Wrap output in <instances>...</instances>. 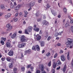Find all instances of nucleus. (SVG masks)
I'll return each mask as SVG.
<instances>
[{
  "label": "nucleus",
  "instance_id": "1",
  "mask_svg": "<svg viewBox=\"0 0 73 73\" xmlns=\"http://www.w3.org/2000/svg\"><path fill=\"white\" fill-rule=\"evenodd\" d=\"M26 46V43H23L21 44H19L17 46L19 48H24L25 46Z\"/></svg>",
  "mask_w": 73,
  "mask_h": 73
},
{
  "label": "nucleus",
  "instance_id": "2",
  "mask_svg": "<svg viewBox=\"0 0 73 73\" xmlns=\"http://www.w3.org/2000/svg\"><path fill=\"white\" fill-rule=\"evenodd\" d=\"M20 41L21 42H26L27 41V39H25V36L22 35Z\"/></svg>",
  "mask_w": 73,
  "mask_h": 73
},
{
  "label": "nucleus",
  "instance_id": "3",
  "mask_svg": "<svg viewBox=\"0 0 73 73\" xmlns=\"http://www.w3.org/2000/svg\"><path fill=\"white\" fill-rule=\"evenodd\" d=\"M7 28H8V31H11L12 29V26L11 25V24H7L6 26Z\"/></svg>",
  "mask_w": 73,
  "mask_h": 73
},
{
  "label": "nucleus",
  "instance_id": "4",
  "mask_svg": "<svg viewBox=\"0 0 73 73\" xmlns=\"http://www.w3.org/2000/svg\"><path fill=\"white\" fill-rule=\"evenodd\" d=\"M13 51L12 50H10L8 54L9 56H13Z\"/></svg>",
  "mask_w": 73,
  "mask_h": 73
},
{
  "label": "nucleus",
  "instance_id": "5",
  "mask_svg": "<svg viewBox=\"0 0 73 73\" xmlns=\"http://www.w3.org/2000/svg\"><path fill=\"white\" fill-rule=\"evenodd\" d=\"M40 68L41 69L42 73H46V72H45V71L43 70H44V65H43V64H41Z\"/></svg>",
  "mask_w": 73,
  "mask_h": 73
},
{
  "label": "nucleus",
  "instance_id": "6",
  "mask_svg": "<svg viewBox=\"0 0 73 73\" xmlns=\"http://www.w3.org/2000/svg\"><path fill=\"white\" fill-rule=\"evenodd\" d=\"M6 46L7 48H12V45H11V43L9 42H7L6 43Z\"/></svg>",
  "mask_w": 73,
  "mask_h": 73
},
{
  "label": "nucleus",
  "instance_id": "7",
  "mask_svg": "<svg viewBox=\"0 0 73 73\" xmlns=\"http://www.w3.org/2000/svg\"><path fill=\"white\" fill-rule=\"evenodd\" d=\"M32 29H33V27L29 26L27 29L28 32H29V33L31 32H32Z\"/></svg>",
  "mask_w": 73,
  "mask_h": 73
},
{
  "label": "nucleus",
  "instance_id": "8",
  "mask_svg": "<svg viewBox=\"0 0 73 73\" xmlns=\"http://www.w3.org/2000/svg\"><path fill=\"white\" fill-rule=\"evenodd\" d=\"M20 8H21L20 6V5H18L15 8V11H18V10L20 9Z\"/></svg>",
  "mask_w": 73,
  "mask_h": 73
},
{
  "label": "nucleus",
  "instance_id": "9",
  "mask_svg": "<svg viewBox=\"0 0 73 73\" xmlns=\"http://www.w3.org/2000/svg\"><path fill=\"white\" fill-rule=\"evenodd\" d=\"M61 59L62 61H64L65 60V56L62 55L61 56Z\"/></svg>",
  "mask_w": 73,
  "mask_h": 73
},
{
  "label": "nucleus",
  "instance_id": "10",
  "mask_svg": "<svg viewBox=\"0 0 73 73\" xmlns=\"http://www.w3.org/2000/svg\"><path fill=\"white\" fill-rule=\"evenodd\" d=\"M25 53L26 54H30V53H31V49H29L28 50L25 51Z\"/></svg>",
  "mask_w": 73,
  "mask_h": 73
},
{
  "label": "nucleus",
  "instance_id": "11",
  "mask_svg": "<svg viewBox=\"0 0 73 73\" xmlns=\"http://www.w3.org/2000/svg\"><path fill=\"white\" fill-rule=\"evenodd\" d=\"M36 37H37V40L38 41H39L41 39V36H39L38 35H36Z\"/></svg>",
  "mask_w": 73,
  "mask_h": 73
},
{
  "label": "nucleus",
  "instance_id": "12",
  "mask_svg": "<svg viewBox=\"0 0 73 73\" xmlns=\"http://www.w3.org/2000/svg\"><path fill=\"white\" fill-rule=\"evenodd\" d=\"M16 34L14 33L11 36V38H15L16 37Z\"/></svg>",
  "mask_w": 73,
  "mask_h": 73
},
{
  "label": "nucleus",
  "instance_id": "13",
  "mask_svg": "<svg viewBox=\"0 0 73 73\" xmlns=\"http://www.w3.org/2000/svg\"><path fill=\"white\" fill-rule=\"evenodd\" d=\"M6 60L8 61H9L10 62H11V61H12V58L10 57H8L7 58Z\"/></svg>",
  "mask_w": 73,
  "mask_h": 73
},
{
  "label": "nucleus",
  "instance_id": "14",
  "mask_svg": "<svg viewBox=\"0 0 73 73\" xmlns=\"http://www.w3.org/2000/svg\"><path fill=\"white\" fill-rule=\"evenodd\" d=\"M66 65H65L63 68V73H64L65 72V71H66Z\"/></svg>",
  "mask_w": 73,
  "mask_h": 73
},
{
  "label": "nucleus",
  "instance_id": "15",
  "mask_svg": "<svg viewBox=\"0 0 73 73\" xmlns=\"http://www.w3.org/2000/svg\"><path fill=\"white\" fill-rule=\"evenodd\" d=\"M33 30L34 31H36V32H38L39 31V30H40V29H39V28L37 27L36 28V29H35V28H34L33 29Z\"/></svg>",
  "mask_w": 73,
  "mask_h": 73
},
{
  "label": "nucleus",
  "instance_id": "16",
  "mask_svg": "<svg viewBox=\"0 0 73 73\" xmlns=\"http://www.w3.org/2000/svg\"><path fill=\"white\" fill-rule=\"evenodd\" d=\"M61 62L60 60H58L56 63V65L57 66H58V65H61Z\"/></svg>",
  "mask_w": 73,
  "mask_h": 73
},
{
  "label": "nucleus",
  "instance_id": "17",
  "mask_svg": "<svg viewBox=\"0 0 73 73\" xmlns=\"http://www.w3.org/2000/svg\"><path fill=\"white\" fill-rule=\"evenodd\" d=\"M70 46L69 47L70 48H72L73 46V43L72 42H70L69 44Z\"/></svg>",
  "mask_w": 73,
  "mask_h": 73
},
{
  "label": "nucleus",
  "instance_id": "18",
  "mask_svg": "<svg viewBox=\"0 0 73 73\" xmlns=\"http://www.w3.org/2000/svg\"><path fill=\"white\" fill-rule=\"evenodd\" d=\"M29 32H28V29H26L25 30V34H27V35H29Z\"/></svg>",
  "mask_w": 73,
  "mask_h": 73
},
{
  "label": "nucleus",
  "instance_id": "19",
  "mask_svg": "<svg viewBox=\"0 0 73 73\" xmlns=\"http://www.w3.org/2000/svg\"><path fill=\"white\" fill-rule=\"evenodd\" d=\"M67 40L68 41V42H73V40L70 38H67Z\"/></svg>",
  "mask_w": 73,
  "mask_h": 73
},
{
  "label": "nucleus",
  "instance_id": "20",
  "mask_svg": "<svg viewBox=\"0 0 73 73\" xmlns=\"http://www.w3.org/2000/svg\"><path fill=\"white\" fill-rule=\"evenodd\" d=\"M36 49L38 51H39L40 50V47H39V46L38 45H36Z\"/></svg>",
  "mask_w": 73,
  "mask_h": 73
},
{
  "label": "nucleus",
  "instance_id": "21",
  "mask_svg": "<svg viewBox=\"0 0 73 73\" xmlns=\"http://www.w3.org/2000/svg\"><path fill=\"white\" fill-rule=\"evenodd\" d=\"M32 6H33V3L32 2L28 4V7H32Z\"/></svg>",
  "mask_w": 73,
  "mask_h": 73
},
{
  "label": "nucleus",
  "instance_id": "22",
  "mask_svg": "<svg viewBox=\"0 0 73 73\" xmlns=\"http://www.w3.org/2000/svg\"><path fill=\"white\" fill-rule=\"evenodd\" d=\"M48 24L49 23L48 22L46 21H44L43 25H48Z\"/></svg>",
  "mask_w": 73,
  "mask_h": 73
},
{
  "label": "nucleus",
  "instance_id": "23",
  "mask_svg": "<svg viewBox=\"0 0 73 73\" xmlns=\"http://www.w3.org/2000/svg\"><path fill=\"white\" fill-rule=\"evenodd\" d=\"M70 44V42H66V44L67 45H66V46H67V47H69V45H69Z\"/></svg>",
  "mask_w": 73,
  "mask_h": 73
},
{
  "label": "nucleus",
  "instance_id": "24",
  "mask_svg": "<svg viewBox=\"0 0 73 73\" xmlns=\"http://www.w3.org/2000/svg\"><path fill=\"white\" fill-rule=\"evenodd\" d=\"M1 40H3L4 41H5V40H6V38L2 37L1 38Z\"/></svg>",
  "mask_w": 73,
  "mask_h": 73
},
{
  "label": "nucleus",
  "instance_id": "25",
  "mask_svg": "<svg viewBox=\"0 0 73 73\" xmlns=\"http://www.w3.org/2000/svg\"><path fill=\"white\" fill-rule=\"evenodd\" d=\"M53 68H54L56 67V64L55 63V62H54L53 63Z\"/></svg>",
  "mask_w": 73,
  "mask_h": 73
},
{
  "label": "nucleus",
  "instance_id": "26",
  "mask_svg": "<svg viewBox=\"0 0 73 73\" xmlns=\"http://www.w3.org/2000/svg\"><path fill=\"white\" fill-rule=\"evenodd\" d=\"M58 35H59V34L58 32L54 34V36L55 37H57Z\"/></svg>",
  "mask_w": 73,
  "mask_h": 73
},
{
  "label": "nucleus",
  "instance_id": "27",
  "mask_svg": "<svg viewBox=\"0 0 73 73\" xmlns=\"http://www.w3.org/2000/svg\"><path fill=\"white\" fill-rule=\"evenodd\" d=\"M52 65V63H51V60H50L48 63V66L49 67H50Z\"/></svg>",
  "mask_w": 73,
  "mask_h": 73
},
{
  "label": "nucleus",
  "instance_id": "28",
  "mask_svg": "<svg viewBox=\"0 0 73 73\" xmlns=\"http://www.w3.org/2000/svg\"><path fill=\"white\" fill-rule=\"evenodd\" d=\"M1 8L2 9H5V7L3 5H1Z\"/></svg>",
  "mask_w": 73,
  "mask_h": 73
},
{
  "label": "nucleus",
  "instance_id": "29",
  "mask_svg": "<svg viewBox=\"0 0 73 73\" xmlns=\"http://www.w3.org/2000/svg\"><path fill=\"white\" fill-rule=\"evenodd\" d=\"M44 44H45V43H44V42L43 41L41 42V46H44Z\"/></svg>",
  "mask_w": 73,
  "mask_h": 73
},
{
  "label": "nucleus",
  "instance_id": "30",
  "mask_svg": "<svg viewBox=\"0 0 73 73\" xmlns=\"http://www.w3.org/2000/svg\"><path fill=\"white\" fill-rule=\"evenodd\" d=\"M46 55L47 57H49V56L50 55V52H48L46 54Z\"/></svg>",
  "mask_w": 73,
  "mask_h": 73
},
{
  "label": "nucleus",
  "instance_id": "31",
  "mask_svg": "<svg viewBox=\"0 0 73 73\" xmlns=\"http://www.w3.org/2000/svg\"><path fill=\"white\" fill-rule=\"evenodd\" d=\"M67 58L68 60H69L70 59V57H69V52H68V54L67 55Z\"/></svg>",
  "mask_w": 73,
  "mask_h": 73
},
{
  "label": "nucleus",
  "instance_id": "32",
  "mask_svg": "<svg viewBox=\"0 0 73 73\" xmlns=\"http://www.w3.org/2000/svg\"><path fill=\"white\" fill-rule=\"evenodd\" d=\"M37 20L38 22H40V21H41L42 19H41V18H38L37 19Z\"/></svg>",
  "mask_w": 73,
  "mask_h": 73
},
{
  "label": "nucleus",
  "instance_id": "33",
  "mask_svg": "<svg viewBox=\"0 0 73 73\" xmlns=\"http://www.w3.org/2000/svg\"><path fill=\"white\" fill-rule=\"evenodd\" d=\"M13 67V64H12L11 63V64H10L9 66V68H11V69H12V68Z\"/></svg>",
  "mask_w": 73,
  "mask_h": 73
},
{
  "label": "nucleus",
  "instance_id": "34",
  "mask_svg": "<svg viewBox=\"0 0 73 73\" xmlns=\"http://www.w3.org/2000/svg\"><path fill=\"white\" fill-rule=\"evenodd\" d=\"M1 44L2 45H4V41H3V40H1Z\"/></svg>",
  "mask_w": 73,
  "mask_h": 73
},
{
  "label": "nucleus",
  "instance_id": "35",
  "mask_svg": "<svg viewBox=\"0 0 73 73\" xmlns=\"http://www.w3.org/2000/svg\"><path fill=\"white\" fill-rule=\"evenodd\" d=\"M1 60L2 61H4L5 60V57L2 58H1Z\"/></svg>",
  "mask_w": 73,
  "mask_h": 73
},
{
  "label": "nucleus",
  "instance_id": "36",
  "mask_svg": "<svg viewBox=\"0 0 73 73\" xmlns=\"http://www.w3.org/2000/svg\"><path fill=\"white\" fill-rule=\"evenodd\" d=\"M17 68H13V71L14 72H16V71H17Z\"/></svg>",
  "mask_w": 73,
  "mask_h": 73
},
{
  "label": "nucleus",
  "instance_id": "37",
  "mask_svg": "<svg viewBox=\"0 0 73 73\" xmlns=\"http://www.w3.org/2000/svg\"><path fill=\"white\" fill-rule=\"evenodd\" d=\"M50 39H51V36H49L47 38V41H49Z\"/></svg>",
  "mask_w": 73,
  "mask_h": 73
},
{
  "label": "nucleus",
  "instance_id": "38",
  "mask_svg": "<svg viewBox=\"0 0 73 73\" xmlns=\"http://www.w3.org/2000/svg\"><path fill=\"white\" fill-rule=\"evenodd\" d=\"M51 12L52 13V14H53V15H54V16H56V15H57V14H56L53 11H51Z\"/></svg>",
  "mask_w": 73,
  "mask_h": 73
},
{
  "label": "nucleus",
  "instance_id": "39",
  "mask_svg": "<svg viewBox=\"0 0 73 73\" xmlns=\"http://www.w3.org/2000/svg\"><path fill=\"white\" fill-rule=\"evenodd\" d=\"M46 7H47V8H50V7H51L50 6V5H49V4H47V5H46Z\"/></svg>",
  "mask_w": 73,
  "mask_h": 73
},
{
  "label": "nucleus",
  "instance_id": "40",
  "mask_svg": "<svg viewBox=\"0 0 73 73\" xmlns=\"http://www.w3.org/2000/svg\"><path fill=\"white\" fill-rule=\"evenodd\" d=\"M30 69H31V71H33V69H34V67L32 66H31L30 67Z\"/></svg>",
  "mask_w": 73,
  "mask_h": 73
},
{
  "label": "nucleus",
  "instance_id": "41",
  "mask_svg": "<svg viewBox=\"0 0 73 73\" xmlns=\"http://www.w3.org/2000/svg\"><path fill=\"white\" fill-rule=\"evenodd\" d=\"M14 20V21L15 22H16L18 20V19L17 18H14L13 19Z\"/></svg>",
  "mask_w": 73,
  "mask_h": 73
},
{
  "label": "nucleus",
  "instance_id": "42",
  "mask_svg": "<svg viewBox=\"0 0 73 73\" xmlns=\"http://www.w3.org/2000/svg\"><path fill=\"white\" fill-rule=\"evenodd\" d=\"M64 12L65 13H66V11H67V10H66V8H64Z\"/></svg>",
  "mask_w": 73,
  "mask_h": 73
},
{
  "label": "nucleus",
  "instance_id": "43",
  "mask_svg": "<svg viewBox=\"0 0 73 73\" xmlns=\"http://www.w3.org/2000/svg\"><path fill=\"white\" fill-rule=\"evenodd\" d=\"M31 66H32V64H30L27 66V68L28 69V68H29Z\"/></svg>",
  "mask_w": 73,
  "mask_h": 73
},
{
  "label": "nucleus",
  "instance_id": "44",
  "mask_svg": "<svg viewBox=\"0 0 73 73\" xmlns=\"http://www.w3.org/2000/svg\"><path fill=\"white\" fill-rule=\"evenodd\" d=\"M32 50H36V49L35 48V46H33L32 48Z\"/></svg>",
  "mask_w": 73,
  "mask_h": 73
},
{
  "label": "nucleus",
  "instance_id": "45",
  "mask_svg": "<svg viewBox=\"0 0 73 73\" xmlns=\"http://www.w3.org/2000/svg\"><path fill=\"white\" fill-rule=\"evenodd\" d=\"M63 53H64V51L62 50V49L60 50V54H61Z\"/></svg>",
  "mask_w": 73,
  "mask_h": 73
},
{
  "label": "nucleus",
  "instance_id": "46",
  "mask_svg": "<svg viewBox=\"0 0 73 73\" xmlns=\"http://www.w3.org/2000/svg\"><path fill=\"white\" fill-rule=\"evenodd\" d=\"M71 31L73 33V26H72L71 27Z\"/></svg>",
  "mask_w": 73,
  "mask_h": 73
},
{
  "label": "nucleus",
  "instance_id": "47",
  "mask_svg": "<svg viewBox=\"0 0 73 73\" xmlns=\"http://www.w3.org/2000/svg\"><path fill=\"white\" fill-rule=\"evenodd\" d=\"M56 45L58 46H61V44L60 43H58Z\"/></svg>",
  "mask_w": 73,
  "mask_h": 73
},
{
  "label": "nucleus",
  "instance_id": "48",
  "mask_svg": "<svg viewBox=\"0 0 73 73\" xmlns=\"http://www.w3.org/2000/svg\"><path fill=\"white\" fill-rule=\"evenodd\" d=\"M25 15H28V12L27 11H24Z\"/></svg>",
  "mask_w": 73,
  "mask_h": 73
},
{
  "label": "nucleus",
  "instance_id": "49",
  "mask_svg": "<svg viewBox=\"0 0 73 73\" xmlns=\"http://www.w3.org/2000/svg\"><path fill=\"white\" fill-rule=\"evenodd\" d=\"M10 7L12 9H13L14 8V5H12L10 6Z\"/></svg>",
  "mask_w": 73,
  "mask_h": 73
},
{
  "label": "nucleus",
  "instance_id": "50",
  "mask_svg": "<svg viewBox=\"0 0 73 73\" xmlns=\"http://www.w3.org/2000/svg\"><path fill=\"white\" fill-rule=\"evenodd\" d=\"M57 53H56L54 56V58H56V57H57Z\"/></svg>",
  "mask_w": 73,
  "mask_h": 73
},
{
  "label": "nucleus",
  "instance_id": "51",
  "mask_svg": "<svg viewBox=\"0 0 73 73\" xmlns=\"http://www.w3.org/2000/svg\"><path fill=\"white\" fill-rule=\"evenodd\" d=\"M7 16L9 17H10L11 16V14L9 13L7 14Z\"/></svg>",
  "mask_w": 73,
  "mask_h": 73
},
{
  "label": "nucleus",
  "instance_id": "52",
  "mask_svg": "<svg viewBox=\"0 0 73 73\" xmlns=\"http://www.w3.org/2000/svg\"><path fill=\"white\" fill-rule=\"evenodd\" d=\"M5 17L6 19H8L9 18V17L7 15H5Z\"/></svg>",
  "mask_w": 73,
  "mask_h": 73
},
{
  "label": "nucleus",
  "instance_id": "53",
  "mask_svg": "<svg viewBox=\"0 0 73 73\" xmlns=\"http://www.w3.org/2000/svg\"><path fill=\"white\" fill-rule=\"evenodd\" d=\"M21 70H22V71H24V70H25V68L22 67Z\"/></svg>",
  "mask_w": 73,
  "mask_h": 73
},
{
  "label": "nucleus",
  "instance_id": "54",
  "mask_svg": "<svg viewBox=\"0 0 73 73\" xmlns=\"http://www.w3.org/2000/svg\"><path fill=\"white\" fill-rule=\"evenodd\" d=\"M71 65H72V66H73V60H72L71 63Z\"/></svg>",
  "mask_w": 73,
  "mask_h": 73
},
{
  "label": "nucleus",
  "instance_id": "55",
  "mask_svg": "<svg viewBox=\"0 0 73 73\" xmlns=\"http://www.w3.org/2000/svg\"><path fill=\"white\" fill-rule=\"evenodd\" d=\"M41 73V71L39 70H37L36 72V73Z\"/></svg>",
  "mask_w": 73,
  "mask_h": 73
},
{
  "label": "nucleus",
  "instance_id": "56",
  "mask_svg": "<svg viewBox=\"0 0 73 73\" xmlns=\"http://www.w3.org/2000/svg\"><path fill=\"white\" fill-rule=\"evenodd\" d=\"M14 5H15V6H16V5H17V3H16V2H14Z\"/></svg>",
  "mask_w": 73,
  "mask_h": 73
},
{
  "label": "nucleus",
  "instance_id": "57",
  "mask_svg": "<svg viewBox=\"0 0 73 73\" xmlns=\"http://www.w3.org/2000/svg\"><path fill=\"white\" fill-rule=\"evenodd\" d=\"M60 68H61V67H60V66H59V67H58L57 68L56 70H58L60 69Z\"/></svg>",
  "mask_w": 73,
  "mask_h": 73
},
{
  "label": "nucleus",
  "instance_id": "58",
  "mask_svg": "<svg viewBox=\"0 0 73 73\" xmlns=\"http://www.w3.org/2000/svg\"><path fill=\"white\" fill-rule=\"evenodd\" d=\"M18 15H19V13H17L15 15V16H18Z\"/></svg>",
  "mask_w": 73,
  "mask_h": 73
},
{
  "label": "nucleus",
  "instance_id": "59",
  "mask_svg": "<svg viewBox=\"0 0 73 73\" xmlns=\"http://www.w3.org/2000/svg\"><path fill=\"white\" fill-rule=\"evenodd\" d=\"M3 57V55H2V54H1V53H0V58H1V57Z\"/></svg>",
  "mask_w": 73,
  "mask_h": 73
},
{
  "label": "nucleus",
  "instance_id": "60",
  "mask_svg": "<svg viewBox=\"0 0 73 73\" xmlns=\"http://www.w3.org/2000/svg\"><path fill=\"white\" fill-rule=\"evenodd\" d=\"M46 70H47V72H49V71L50 70H49V68H46Z\"/></svg>",
  "mask_w": 73,
  "mask_h": 73
},
{
  "label": "nucleus",
  "instance_id": "61",
  "mask_svg": "<svg viewBox=\"0 0 73 73\" xmlns=\"http://www.w3.org/2000/svg\"><path fill=\"white\" fill-rule=\"evenodd\" d=\"M18 32L19 33H21L23 32L22 31H19Z\"/></svg>",
  "mask_w": 73,
  "mask_h": 73
},
{
  "label": "nucleus",
  "instance_id": "62",
  "mask_svg": "<svg viewBox=\"0 0 73 73\" xmlns=\"http://www.w3.org/2000/svg\"><path fill=\"white\" fill-rule=\"evenodd\" d=\"M42 31L40 30L39 32V34H42Z\"/></svg>",
  "mask_w": 73,
  "mask_h": 73
},
{
  "label": "nucleus",
  "instance_id": "63",
  "mask_svg": "<svg viewBox=\"0 0 73 73\" xmlns=\"http://www.w3.org/2000/svg\"><path fill=\"white\" fill-rule=\"evenodd\" d=\"M42 1V0H38V3H41Z\"/></svg>",
  "mask_w": 73,
  "mask_h": 73
},
{
  "label": "nucleus",
  "instance_id": "64",
  "mask_svg": "<svg viewBox=\"0 0 73 73\" xmlns=\"http://www.w3.org/2000/svg\"><path fill=\"white\" fill-rule=\"evenodd\" d=\"M73 23V20H71L70 23Z\"/></svg>",
  "mask_w": 73,
  "mask_h": 73
}]
</instances>
